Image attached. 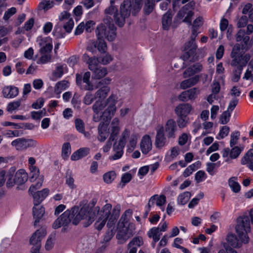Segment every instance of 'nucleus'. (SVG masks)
Wrapping results in <instances>:
<instances>
[{"mask_svg":"<svg viewBox=\"0 0 253 253\" xmlns=\"http://www.w3.org/2000/svg\"><path fill=\"white\" fill-rule=\"evenodd\" d=\"M98 127V139L101 142L104 141L109 135V129L108 128L110 121L103 119Z\"/></svg>","mask_w":253,"mask_h":253,"instance_id":"obj_17","label":"nucleus"},{"mask_svg":"<svg viewBox=\"0 0 253 253\" xmlns=\"http://www.w3.org/2000/svg\"><path fill=\"white\" fill-rule=\"evenodd\" d=\"M199 92L200 90L198 88L194 87L183 91L179 95L178 98L180 100L182 101L194 99L197 97Z\"/></svg>","mask_w":253,"mask_h":253,"instance_id":"obj_19","label":"nucleus"},{"mask_svg":"<svg viewBox=\"0 0 253 253\" xmlns=\"http://www.w3.org/2000/svg\"><path fill=\"white\" fill-rule=\"evenodd\" d=\"M118 97L117 95L112 94L105 101L106 109L103 112V119H107V121H110L112 116L115 114L117 107L116 103L118 102Z\"/></svg>","mask_w":253,"mask_h":253,"instance_id":"obj_10","label":"nucleus"},{"mask_svg":"<svg viewBox=\"0 0 253 253\" xmlns=\"http://www.w3.org/2000/svg\"><path fill=\"white\" fill-rule=\"evenodd\" d=\"M229 132V127L226 126H223L220 129L219 132L218 133V136L220 138L217 137V138L218 139H219L220 138L223 139V138L228 135Z\"/></svg>","mask_w":253,"mask_h":253,"instance_id":"obj_62","label":"nucleus"},{"mask_svg":"<svg viewBox=\"0 0 253 253\" xmlns=\"http://www.w3.org/2000/svg\"><path fill=\"white\" fill-rule=\"evenodd\" d=\"M2 94L5 98H12L18 94V89L17 87L9 85L5 86L2 89Z\"/></svg>","mask_w":253,"mask_h":253,"instance_id":"obj_26","label":"nucleus"},{"mask_svg":"<svg viewBox=\"0 0 253 253\" xmlns=\"http://www.w3.org/2000/svg\"><path fill=\"white\" fill-rule=\"evenodd\" d=\"M129 130L126 128L123 132L121 138L120 139L119 142L117 143L119 144V145H122L123 146H125L126 145V138L129 136Z\"/></svg>","mask_w":253,"mask_h":253,"instance_id":"obj_54","label":"nucleus"},{"mask_svg":"<svg viewBox=\"0 0 253 253\" xmlns=\"http://www.w3.org/2000/svg\"><path fill=\"white\" fill-rule=\"evenodd\" d=\"M131 178L132 176L131 174L127 172L123 174L121 177L120 185H122V187H123L126 183H128L131 180Z\"/></svg>","mask_w":253,"mask_h":253,"instance_id":"obj_61","label":"nucleus"},{"mask_svg":"<svg viewBox=\"0 0 253 253\" xmlns=\"http://www.w3.org/2000/svg\"><path fill=\"white\" fill-rule=\"evenodd\" d=\"M75 216L72 218V222L74 225H77L83 219L87 221L86 226L90 225L94 220L96 216V221L94 224L95 228L98 230H101L105 226L106 222L107 226L109 228L114 229L115 224L120 216V206L117 205L113 209L110 204H106L101 209L96 207L93 211H87L85 209L82 208L79 210Z\"/></svg>","mask_w":253,"mask_h":253,"instance_id":"obj_1","label":"nucleus"},{"mask_svg":"<svg viewBox=\"0 0 253 253\" xmlns=\"http://www.w3.org/2000/svg\"><path fill=\"white\" fill-rule=\"evenodd\" d=\"M152 148V144L151 138L148 135H145L143 136L141 143L140 149L143 154H148Z\"/></svg>","mask_w":253,"mask_h":253,"instance_id":"obj_23","label":"nucleus"},{"mask_svg":"<svg viewBox=\"0 0 253 253\" xmlns=\"http://www.w3.org/2000/svg\"><path fill=\"white\" fill-rule=\"evenodd\" d=\"M130 210H127L121 217L118 224V233L117 234V238L118 240H122L124 241L127 240L132 235V231L128 227V220L126 216L131 214Z\"/></svg>","mask_w":253,"mask_h":253,"instance_id":"obj_6","label":"nucleus"},{"mask_svg":"<svg viewBox=\"0 0 253 253\" xmlns=\"http://www.w3.org/2000/svg\"><path fill=\"white\" fill-rule=\"evenodd\" d=\"M192 110V106L188 103H182L177 106L175 109L177 116L187 117Z\"/></svg>","mask_w":253,"mask_h":253,"instance_id":"obj_21","label":"nucleus"},{"mask_svg":"<svg viewBox=\"0 0 253 253\" xmlns=\"http://www.w3.org/2000/svg\"><path fill=\"white\" fill-rule=\"evenodd\" d=\"M125 146L119 145L117 142L115 143L113 147V151L115 152L114 155L109 157L111 161L117 160L120 159L123 155V149Z\"/></svg>","mask_w":253,"mask_h":253,"instance_id":"obj_30","label":"nucleus"},{"mask_svg":"<svg viewBox=\"0 0 253 253\" xmlns=\"http://www.w3.org/2000/svg\"><path fill=\"white\" fill-rule=\"evenodd\" d=\"M71 148L69 142L64 143L62 147V157L64 159H67L71 154Z\"/></svg>","mask_w":253,"mask_h":253,"instance_id":"obj_43","label":"nucleus"},{"mask_svg":"<svg viewBox=\"0 0 253 253\" xmlns=\"http://www.w3.org/2000/svg\"><path fill=\"white\" fill-rule=\"evenodd\" d=\"M69 86V83L65 80L56 83L54 91L57 94H60L62 91L65 90Z\"/></svg>","mask_w":253,"mask_h":253,"instance_id":"obj_37","label":"nucleus"},{"mask_svg":"<svg viewBox=\"0 0 253 253\" xmlns=\"http://www.w3.org/2000/svg\"><path fill=\"white\" fill-rule=\"evenodd\" d=\"M105 107V101L98 99L92 105V110L94 113L93 119L94 122H98L103 120L102 111Z\"/></svg>","mask_w":253,"mask_h":253,"instance_id":"obj_15","label":"nucleus"},{"mask_svg":"<svg viewBox=\"0 0 253 253\" xmlns=\"http://www.w3.org/2000/svg\"><path fill=\"white\" fill-rule=\"evenodd\" d=\"M95 99H96L95 95H93L91 93L88 92L85 95L83 99V102L85 104L88 105L91 104Z\"/></svg>","mask_w":253,"mask_h":253,"instance_id":"obj_58","label":"nucleus"},{"mask_svg":"<svg viewBox=\"0 0 253 253\" xmlns=\"http://www.w3.org/2000/svg\"><path fill=\"white\" fill-rule=\"evenodd\" d=\"M204 193L202 192H200L189 203L188 208L190 209L193 208L195 206H196L198 204L200 200L202 199L204 197Z\"/></svg>","mask_w":253,"mask_h":253,"instance_id":"obj_46","label":"nucleus"},{"mask_svg":"<svg viewBox=\"0 0 253 253\" xmlns=\"http://www.w3.org/2000/svg\"><path fill=\"white\" fill-rule=\"evenodd\" d=\"M166 143V138H165L164 134L163 128H161L157 131L155 145L157 148H162Z\"/></svg>","mask_w":253,"mask_h":253,"instance_id":"obj_28","label":"nucleus"},{"mask_svg":"<svg viewBox=\"0 0 253 253\" xmlns=\"http://www.w3.org/2000/svg\"><path fill=\"white\" fill-rule=\"evenodd\" d=\"M99 62L104 65L109 64L113 60V57L111 54L107 53L104 55L99 57Z\"/></svg>","mask_w":253,"mask_h":253,"instance_id":"obj_48","label":"nucleus"},{"mask_svg":"<svg viewBox=\"0 0 253 253\" xmlns=\"http://www.w3.org/2000/svg\"><path fill=\"white\" fill-rule=\"evenodd\" d=\"M75 123L77 130L80 132H84V126L83 121L80 119H77L75 120Z\"/></svg>","mask_w":253,"mask_h":253,"instance_id":"obj_63","label":"nucleus"},{"mask_svg":"<svg viewBox=\"0 0 253 253\" xmlns=\"http://www.w3.org/2000/svg\"><path fill=\"white\" fill-rule=\"evenodd\" d=\"M28 175L24 169H20L15 173L14 180L16 184L22 185L27 181Z\"/></svg>","mask_w":253,"mask_h":253,"instance_id":"obj_27","label":"nucleus"},{"mask_svg":"<svg viewBox=\"0 0 253 253\" xmlns=\"http://www.w3.org/2000/svg\"><path fill=\"white\" fill-rule=\"evenodd\" d=\"M195 2L190 1L185 4L178 12L177 16L179 19L184 17L183 22L191 24L192 18L194 15L193 10L195 7Z\"/></svg>","mask_w":253,"mask_h":253,"instance_id":"obj_12","label":"nucleus"},{"mask_svg":"<svg viewBox=\"0 0 253 253\" xmlns=\"http://www.w3.org/2000/svg\"><path fill=\"white\" fill-rule=\"evenodd\" d=\"M199 80V76H195L182 81L180 84V87L181 89H185L196 84L198 82Z\"/></svg>","mask_w":253,"mask_h":253,"instance_id":"obj_32","label":"nucleus"},{"mask_svg":"<svg viewBox=\"0 0 253 253\" xmlns=\"http://www.w3.org/2000/svg\"><path fill=\"white\" fill-rule=\"evenodd\" d=\"M59 20L61 22H64L69 19L72 18L71 14L67 11H62L58 17Z\"/></svg>","mask_w":253,"mask_h":253,"instance_id":"obj_64","label":"nucleus"},{"mask_svg":"<svg viewBox=\"0 0 253 253\" xmlns=\"http://www.w3.org/2000/svg\"><path fill=\"white\" fill-rule=\"evenodd\" d=\"M78 212V209L74 207L70 211L67 210L63 213L53 223L52 226L54 229H58L61 226H63L62 231L66 232V227L69 223L72 222V218Z\"/></svg>","mask_w":253,"mask_h":253,"instance_id":"obj_8","label":"nucleus"},{"mask_svg":"<svg viewBox=\"0 0 253 253\" xmlns=\"http://www.w3.org/2000/svg\"><path fill=\"white\" fill-rule=\"evenodd\" d=\"M21 105V100H17L8 104L7 106V110L8 112H12L17 109Z\"/></svg>","mask_w":253,"mask_h":253,"instance_id":"obj_53","label":"nucleus"},{"mask_svg":"<svg viewBox=\"0 0 253 253\" xmlns=\"http://www.w3.org/2000/svg\"><path fill=\"white\" fill-rule=\"evenodd\" d=\"M228 185L231 190L234 193H238L241 190V186L237 181V177L233 176L228 179Z\"/></svg>","mask_w":253,"mask_h":253,"instance_id":"obj_35","label":"nucleus"},{"mask_svg":"<svg viewBox=\"0 0 253 253\" xmlns=\"http://www.w3.org/2000/svg\"><path fill=\"white\" fill-rule=\"evenodd\" d=\"M17 12V9L14 7H12L5 11L3 19L4 21H7L12 16L14 15Z\"/></svg>","mask_w":253,"mask_h":253,"instance_id":"obj_50","label":"nucleus"},{"mask_svg":"<svg viewBox=\"0 0 253 253\" xmlns=\"http://www.w3.org/2000/svg\"><path fill=\"white\" fill-rule=\"evenodd\" d=\"M231 58H232L230 63L231 65L233 67H237L238 69L243 70L250 60L251 56L248 53L241 54Z\"/></svg>","mask_w":253,"mask_h":253,"instance_id":"obj_14","label":"nucleus"},{"mask_svg":"<svg viewBox=\"0 0 253 253\" xmlns=\"http://www.w3.org/2000/svg\"><path fill=\"white\" fill-rule=\"evenodd\" d=\"M156 0H146L144 6V11L146 14H149L154 9Z\"/></svg>","mask_w":253,"mask_h":253,"instance_id":"obj_42","label":"nucleus"},{"mask_svg":"<svg viewBox=\"0 0 253 253\" xmlns=\"http://www.w3.org/2000/svg\"><path fill=\"white\" fill-rule=\"evenodd\" d=\"M52 34L57 39L63 38L65 36V33L62 32L61 28L57 26H55Z\"/></svg>","mask_w":253,"mask_h":253,"instance_id":"obj_51","label":"nucleus"},{"mask_svg":"<svg viewBox=\"0 0 253 253\" xmlns=\"http://www.w3.org/2000/svg\"><path fill=\"white\" fill-rule=\"evenodd\" d=\"M202 69V66L199 64H194L192 67L187 69L183 73V77L185 78H188L198 71H199Z\"/></svg>","mask_w":253,"mask_h":253,"instance_id":"obj_36","label":"nucleus"},{"mask_svg":"<svg viewBox=\"0 0 253 253\" xmlns=\"http://www.w3.org/2000/svg\"><path fill=\"white\" fill-rule=\"evenodd\" d=\"M250 37L245 32V30L240 29L236 35V41L237 42H241L242 49L247 50L249 49L248 43Z\"/></svg>","mask_w":253,"mask_h":253,"instance_id":"obj_18","label":"nucleus"},{"mask_svg":"<svg viewBox=\"0 0 253 253\" xmlns=\"http://www.w3.org/2000/svg\"><path fill=\"white\" fill-rule=\"evenodd\" d=\"M191 196L190 192L186 191L180 194L177 199V203L178 204L184 205L186 204L189 201Z\"/></svg>","mask_w":253,"mask_h":253,"instance_id":"obj_41","label":"nucleus"},{"mask_svg":"<svg viewBox=\"0 0 253 253\" xmlns=\"http://www.w3.org/2000/svg\"><path fill=\"white\" fill-rule=\"evenodd\" d=\"M110 91V87L107 85H105L98 90H97L94 94L96 99L104 100L107 97L108 93Z\"/></svg>","mask_w":253,"mask_h":253,"instance_id":"obj_34","label":"nucleus"},{"mask_svg":"<svg viewBox=\"0 0 253 253\" xmlns=\"http://www.w3.org/2000/svg\"><path fill=\"white\" fill-rule=\"evenodd\" d=\"M63 23L64 29L67 33H70L72 31L74 25L73 19L72 18L70 19L69 20L66 21Z\"/></svg>","mask_w":253,"mask_h":253,"instance_id":"obj_52","label":"nucleus"},{"mask_svg":"<svg viewBox=\"0 0 253 253\" xmlns=\"http://www.w3.org/2000/svg\"><path fill=\"white\" fill-rule=\"evenodd\" d=\"M76 82L77 85L82 90L91 91L99 87L103 84L107 85L111 81L109 78H106L96 83H93L90 81V73L88 71L83 74H77Z\"/></svg>","mask_w":253,"mask_h":253,"instance_id":"obj_5","label":"nucleus"},{"mask_svg":"<svg viewBox=\"0 0 253 253\" xmlns=\"http://www.w3.org/2000/svg\"><path fill=\"white\" fill-rule=\"evenodd\" d=\"M44 212V208L42 206L39 205H38V206L34 205L33 208V214L35 219L34 225H36L39 222L43 216Z\"/></svg>","mask_w":253,"mask_h":253,"instance_id":"obj_25","label":"nucleus"},{"mask_svg":"<svg viewBox=\"0 0 253 253\" xmlns=\"http://www.w3.org/2000/svg\"><path fill=\"white\" fill-rule=\"evenodd\" d=\"M177 123L178 127L180 128H184L187 126L188 122V118L187 117L178 116Z\"/></svg>","mask_w":253,"mask_h":253,"instance_id":"obj_56","label":"nucleus"},{"mask_svg":"<svg viewBox=\"0 0 253 253\" xmlns=\"http://www.w3.org/2000/svg\"><path fill=\"white\" fill-rule=\"evenodd\" d=\"M172 14L170 10H169L162 17V26L165 30H168L172 22Z\"/></svg>","mask_w":253,"mask_h":253,"instance_id":"obj_31","label":"nucleus"},{"mask_svg":"<svg viewBox=\"0 0 253 253\" xmlns=\"http://www.w3.org/2000/svg\"><path fill=\"white\" fill-rule=\"evenodd\" d=\"M37 42L41 47L40 52L42 54L48 53L52 49V40L50 37H38Z\"/></svg>","mask_w":253,"mask_h":253,"instance_id":"obj_16","label":"nucleus"},{"mask_svg":"<svg viewBox=\"0 0 253 253\" xmlns=\"http://www.w3.org/2000/svg\"><path fill=\"white\" fill-rule=\"evenodd\" d=\"M240 137V132L238 131H235L231 134V139L230 141V146L232 147L237 143Z\"/></svg>","mask_w":253,"mask_h":253,"instance_id":"obj_59","label":"nucleus"},{"mask_svg":"<svg viewBox=\"0 0 253 253\" xmlns=\"http://www.w3.org/2000/svg\"><path fill=\"white\" fill-rule=\"evenodd\" d=\"M243 79L251 80L253 82V58L250 61L248 69L246 70L243 77Z\"/></svg>","mask_w":253,"mask_h":253,"instance_id":"obj_38","label":"nucleus"},{"mask_svg":"<svg viewBox=\"0 0 253 253\" xmlns=\"http://www.w3.org/2000/svg\"><path fill=\"white\" fill-rule=\"evenodd\" d=\"M142 0H124L120 6V14H118L116 7L114 5L110 6L105 10V13L109 14H114L116 23L120 27H122L125 22V19L128 17L130 12L133 15L137 14L142 6Z\"/></svg>","mask_w":253,"mask_h":253,"instance_id":"obj_2","label":"nucleus"},{"mask_svg":"<svg viewBox=\"0 0 253 253\" xmlns=\"http://www.w3.org/2000/svg\"><path fill=\"white\" fill-rule=\"evenodd\" d=\"M179 153V148L178 146L173 147L170 149L169 154H167L166 158L168 161H172L176 159Z\"/></svg>","mask_w":253,"mask_h":253,"instance_id":"obj_39","label":"nucleus"},{"mask_svg":"<svg viewBox=\"0 0 253 253\" xmlns=\"http://www.w3.org/2000/svg\"><path fill=\"white\" fill-rule=\"evenodd\" d=\"M67 66L66 64H57L56 69L53 73L54 76L56 78H61L65 71H66Z\"/></svg>","mask_w":253,"mask_h":253,"instance_id":"obj_40","label":"nucleus"},{"mask_svg":"<svg viewBox=\"0 0 253 253\" xmlns=\"http://www.w3.org/2000/svg\"><path fill=\"white\" fill-rule=\"evenodd\" d=\"M107 17L104 20V24H101L97 26L96 30V34L97 41L93 44L95 47H97L101 53H105L107 49V44L104 39H106L108 41H113L116 37V27Z\"/></svg>","mask_w":253,"mask_h":253,"instance_id":"obj_3","label":"nucleus"},{"mask_svg":"<svg viewBox=\"0 0 253 253\" xmlns=\"http://www.w3.org/2000/svg\"><path fill=\"white\" fill-rule=\"evenodd\" d=\"M84 62L88 65V68L90 71H92L98 68L99 63H100L98 58L95 56L90 57L89 55L84 53L82 57Z\"/></svg>","mask_w":253,"mask_h":253,"instance_id":"obj_24","label":"nucleus"},{"mask_svg":"<svg viewBox=\"0 0 253 253\" xmlns=\"http://www.w3.org/2000/svg\"><path fill=\"white\" fill-rule=\"evenodd\" d=\"M43 176H40V181L37 182L35 185H32L30 186L29 191L30 192L34 198V205L38 206L39 205L48 195L49 190L45 188L43 190L36 192V191L41 188L43 181Z\"/></svg>","mask_w":253,"mask_h":253,"instance_id":"obj_7","label":"nucleus"},{"mask_svg":"<svg viewBox=\"0 0 253 253\" xmlns=\"http://www.w3.org/2000/svg\"><path fill=\"white\" fill-rule=\"evenodd\" d=\"M120 123V120L117 118H114L112 121L110 126L111 133L109 137L110 140L114 141L117 137L121 129Z\"/></svg>","mask_w":253,"mask_h":253,"instance_id":"obj_22","label":"nucleus"},{"mask_svg":"<svg viewBox=\"0 0 253 253\" xmlns=\"http://www.w3.org/2000/svg\"><path fill=\"white\" fill-rule=\"evenodd\" d=\"M46 234V230L43 228L37 230L33 234L30 240V244L33 246L31 249V253H40L41 242Z\"/></svg>","mask_w":253,"mask_h":253,"instance_id":"obj_11","label":"nucleus"},{"mask_svg":"<svg viewBox=\"0 0 253 253\" xmlns=\"http://www.w3.org/2000/svg\"><path fill=\"white\" fill-rule=\"evenodd\" d=\"M147 234L149 238L153 239L154 243L152 244V246L154 248L155 244L160 240L162 233L158 228L153 227L148 232Z\"/></svg>","mask_w":253,"mask_h":253,"instance_id":"obj_33","label":"nucleus"},{"mask_svg":"<svg viewBox=\"0 0 253 253\" xmlns=\"http://www.w3.org/2000/svg\"><path fill=\"white\" fill-rule=\"evenodd\" d=\"M92 78L95 80H100L106 76L108 70L106 67H100L92 71Z\"/></svg>","mask_w":253,"mask_h":253,"instance_id":"obj_29","label":"nucleus"},{"mask_svg":"<svg viewBox=\"0 0 253 253\" xmlns=\"http://www.w3.org/2000/svg\"><path fill=\"white\" fill-rule=\"evenodd\" d=\"M207 175L205 171L202 170L198 171L195 174V178L197 183H200L205 180Z\"/></svg>","mask_w":253,"mask_h":253,"instance_id":"obj_60","label":"nucleus"},{"mask_svg":"<svg viewBox=\"0 0 253 253\" xmlns=\"http://www.w3.org/2000/svg\"><path fill=\"white\" fill-rule=\"evenodd\" d=\"M177 127L175 122L173 119L169 120L165 126V131L168 138H174Z\"/></svg>","mask_w":253,"mask_h":253,"instance_id":"obj_20","label":"nucleus"},{"mask_svg":"<svg viewBox=\"0 0 253 253\" xmlns=\"http://www.w3.org/2000/svg\"><path fill=\"white\" fill-rule=\"evenodd\" d=\"M30 177L31 181H34L37 178H38V182L40 181L39 178L42 175H40V171L39 169L35 166H31L30 167Z\"/></svg>","mask_w":253,"mask_h":253,"instance_id":"obj_44","label":"nucleus"},{"mask_svg":"<svg viewBox=\"0 0 253 253\" xmlns=\"http://www.w3.org/2000/svg\"><path fill=\"white\" fill-rule=\"evenodd\" d=\"M198 29L193 28L192 30V35L191 36V41L186 42L182 47V50L185 51V53L181 56V58L184 60H187L191 56L195 54L197 49V45L195 42V39L198 35Z\"/></svg>","mask_w":253,"mask_h":253,"instance_id":"obj_9","label":"nucleus"},{"mask_svg":"<svg viewBox=\"0 0 253 253\" xmlns=\"http://www.w3.org/2000/svg\"><path fill=\"white\" fill-rule=\"evenodd\" d=\"M243 150V147H239L238 146L234 147L231 150H230V157L231 159L237 158Z\"/></svg>","mask_w":253,"mask_h":253,"instance_id":"obj_47","label":"nucleus"},{"mask_svg":"<svg viewBox=\"0 0 253 253\" xmlns=\"http://www.w3.org/2000/svg\"><path fill=\"white\" fill-rule=\"evenodd\" d=\"M231 113L227 110L223 112L220 117L219 123L221 124H226L230 120Z\"/></svg>","mask_w":253,"mask_h":253,"instance_id":"obj_49","label":"nucleus"},{"mask_svg":"<svg viewBox=\"0 0 253 253\" xmlns=\"http://www.w3.org/2000/svg\"><path fill=\"white\" fill-rule=\"evenodd\" d=\"M250 219L248 215H243L238 217L236 226V231L240 240H238L235 235L228 234L226 238L228 246L237 248H240L242 243H248L249 241L248 233L250 231Z\"/></svg>","mask_w":253,"mask_h":253,"instance_id":"obj_4","label":"nucleus"},{"mask_svg":"<svg viewBox=\"0 0 253 253\" xmlns=\"http://www.w3.org/2000/svg\"><path fill=\"white\" fill-rule=\"evenodd\" d=\"M46 112L45 109L39 111L31 112V117L34 120H40L43 116H45Z\"/></svg>","mask_w":253,"mask_h":253,"instance_id":"obj_55","label":"nucleus"},{"mask_svg":"<svg viewBox=\"0 0 253 253\" xmlns=\"http://www.w3.org/2000/svg\"><path fill=\"white\" fill-rule=\"evenodd\" d=\"M143 244V239L141 237H137L134 238L128 244V247L131 248L132 246L137 247L141 246Z\"/></svg>","mask_w":253,"mask_h":253,"instance_id":"obj_57","label":"nucleus"},{"mask_svg":"<svg viewBox=\"0 0 253 253\" xmlns=\"http://www.w3.org/2000/svg\"><path fill=\"white\" fill-rule=\"evenodd\" d=\"M116 174L114 171H110L103 175V179L105 183H111L116 178Z\"/></svg>","mask_w":253,"mask_h":253,"instance_id":"obj_45","label":"nucleus"},{"mask_svg":"<svg viewBox=\"0 0 253 253\" xmlns=\"http://www.w3.org/2000/svg\"><path fill=\"white\" fill-rule=\"evenodd\" d=\"M11 145L17 150L23 151L27 149L28 148L35 147L37 145V142L33 139H26L22 137L13 140L11 143Z\"/></svg>","mask_w":253,"mask_h":253,"instance_id":"obj_13","label":"nucleus"}]
</instances>
